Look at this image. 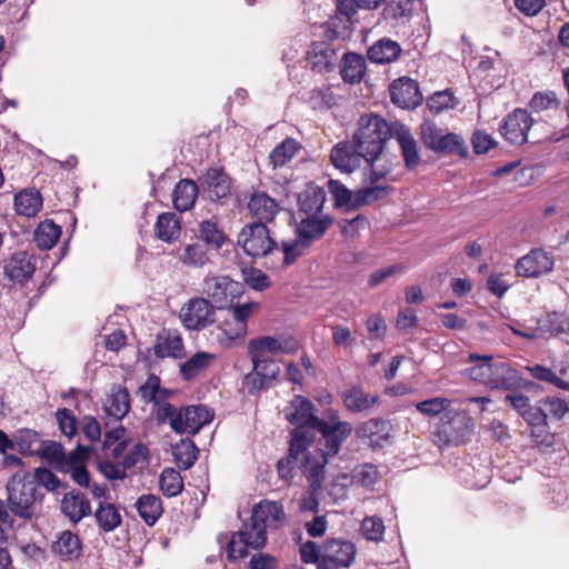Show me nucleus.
<instances>
[{
    "label": "nucleus",
    "instance_id": "obj_7",
    "mask_svg": "<svg viewBox=\"0 0 569 569\" xmlns=\"http://www.w3.org/2000/svg\"><path fill=\"white\" fill-rule=\"evenodd\" d=\"M328 190L333 197L337 207L369 204L386 197L389 192L387 186L367 187L352 193L337 180L328 181Z\"/></svg>",
    "mask_w": 569,
    "mask_h": 569
},
{
    "label": "nucleus",
    "instance_id": "obj_23",
    "mask_svg": "<svg viewBox=\"0 0 569 569\" xmlns=\"http://www.w3.org/2000/svg\"><path fill=\"white\" fill-rule=\"evenodd\" d=\"M251 520L267 529H277L286 521L283 506L277 501L262 500L253 507Z\"/></svg>",
    "mask_w": 569,
    "mask_h": 569
},
{
    "label": "nucleus",
    "instance_id": "obj_38",
    "mask_svg": "<svg viewBox=\"0 0 569 569\" xmlns=\"http://www.w3.org/2000/svg\"><path fill=\"white\" fill-rule=\"evenodd\" d=\"M130 410V396L126 388H118L107 399L104 411L108 417L121 420Z\"/></svg>",
    "mask_w": 569,
    "mask_h": 569
},
{
    "label": "nucleus",
    "instance_id": "obj_60",
    "mask_svg": "<svg viewBox=\"0 0 569 569\" xmlns=\"http://www.w3.org/2000/svg\"><path fill=\"white\" fill-rule=\"evenodd\" d=\"M243 281L254 290H264L270 286L269 278L259 269L250 268L242 270Z\"/></svg>",
    "mask_w": 569,
    "mask_h": 569
},
{
    "label": "nucleus",
    "instance_id": "obj_26",
    "mask_svg": "<svg viewBox=\"0 0 569 569\" xmlns=\"http://www.w3.org/2000/svg\"><path fill=\"white\" fill-rule=\"evenodd\" d=\"M392 137L399 144L406 167L408 169H415L420 163L421 158L418 143L409 128L405 124H397L393 129Z\"/></svg>",
    "mask_w": 569,
    "mask_h": 569
},
{
    "label": "nucleus",
    "instance_id": "obj_37",
    "mask_svg": "<svg viewBox=\"0 0 569 569\" xmlns=\"http://www.w3.org/2000/svg\"><path fill=\"white\" fill-rule=\"evenodd\" d=\"M492 360V357L488 355L480 356L478 353H469L468 361L477 363L466 368L462 373L469 379L481 382L488 387Z\"/></svg>",
    "mask_w": 569,
    "mask_h": 569
},
{
    "label": "nucleus",
    "instance_id": "obj_15",
    "mask_svg": "<svg viewBox=\"0 0 569 569\" xmlns=\"http://www.w3.org/2000/svg\"><path fill=\"white\" fill-rule=\"evenodd\" d=\"M488 388L490 389H520L529 388L532 382L525 380L520 373L503 361H493L491 363Z\"/></svg>",
    "mask_w": 569,
    "mask_h": 569
},
{
    "label": "nucleus",
    "instance_id": "obj_32",
    "mask_svg": "<svg viewBox=\"0 0 569 569\" xmlns=\"http://www.w3.org/2000/svg\"><path fill=\"white\" fill-rule=\"evenodd\" d=\"M42 208V197L36 189H24L14 196V210L17 214L32 218Z\"/></svg>",
    "mask_w": 569,
    "mask_h": 569
},
{
    "label": "nucleus",
    "instance_id": "obj_49",
    "mask_svg": "<svg viewBox=\"0 0 569 569\" xmlns=\"http://www.w3.org/2000/svg\"><path fill=\"white\" fill-rule=\"evenodd\" d=\"M309 248L310 244L297 236L293 240L283 241L281 243V250L279 249L277 252H281L283 256L281 264L283 267H289L301 256L306 254Z\"/></svg>",
    "mask_w": 569,
    "mask_h": 569
},
{
    "label": "nucleus",
    "instance_id": "obj_14",
    "mask_svg": "<svg viewBox=\"0 0 569 569\" xmlns=\"http://www.w3.org/2000/svg\"><path fill=\"white\" fill-rule=\"evenodd\" d=\"M555 266L553 257L543 249H532L516 263L517 274L526 278H538L549 273Z\"/></svg>",
    "mask_w": 569,
    "mask_h": 569
},
{
    "label": "nucleus",
    "instance_id": "obj_5",
    "mask_svg": "<svg viewBox=\"0 0 569 569\" xmlns=\"http://www.w3.org/2000/svg\"><path fill=\"white\" fill-rule=\"evenodd\" d=\"M238 244L252 258H263L279 250L270 229L263 222L244 224L238 234Z\"/></svg>",
    "mask_w": 569,
    "mask_h": 569
},
{
    "label": "nucleus",
    "instance_id": "obj_4",
    "mask_svg": "<svg viewBox=\"0 0 569 569\" xmlns=\"http://www.w3.org/2000/svg\"><path fill=\"white\" fill-rule=\"evenodd\" d=\"M420 138L423 144L436 153L468 156V147L460 134L448 132L429 120L420 124Z\"/></svg>",
    "mask_w": 569,
    "mask_h": 569
},
{
    "label": "nucleus",
    "instance_id": "obj_34",
    "mask_svg": "<svg viewBox=\"0 0 569 569\" xmlns=\"http://www.w3.org/2000/svg\"><path fill=\"white\" fill-rule=\"evenodd\" d=\"M198 197V186L190 179L180 180L173 190L172 201L178 211L184 212L191 209Z\"/></svg>",
    "mask_w": 569,
    "mask_h": 569
},
{
    "label": "nucleus",
    "instance_id": "obj_16",
    "mask_svg": "<svg viewBox=\"0 0 569 569\" xmlns=\"http://www.w3.org/2000/svg\"><path fill=\"white\" fill-rule=\"evenodd\" d=\"M241 291V284L227 276H207L202 281L201 292L222 308L229 297L233 298Z\"/></svg>",
    "mask_w": 569,
    "mask_h": 569
},
{
    "label": "nucleus",
    "instance_id": "obj_19",
    "mask_svg": "<svg viewBox=\"0 0 569 569\" xmlns=\"http://www.w3.org/2000/svg\"><path fill=\"white\" fill-rule=\"evenodd\" d=\"M391 425L382 418H371L359 423L356 435L359 439H367L373 448H381L391 437Z\"/></svg>",
    "mask_w": 569,
    "mask_h": 569
},
{
    "label": "nucleus",
    "instance_id": "obj_18",
    "mask_svg": "<svg viewBox=\"0 0 569 569\" xmlns=\"http://www.w3.org/2000/svg\"><path fill=\"white\" fill-rule=\"evenodd\" d=\"M365 154L355 142L342 141L337 143L330 153L331 163L341 172H352L360 167Z\"/></svg>",
    "mask_w": 569,
    "mask_h": 569
},
{
    "label": "nucleus",
    "instance_id": "obj_64",
    "mask_svg": "<svg viewBox=\"0 0 569 569\" xmlns=\"http://www.w3.org/2000/svg\"><path fill=\"white\" fill-rule=\"evenodd\" d=\"M367 162L369 170L365 173V181L371 184L370 187L379 186L378 182L390 173V166L377 163V160Z\"/></svg>",
    "mask_w": 569,
    "mask_h": 569
},
{
    "label": "nucleus",
    "instance_id": "obj_57",
    "mask_svg": "<svg viewBox=\"0 0 569 569\" xmlns=\"http://www.w3.org/2000/svg\"><path fill=\"white\" fill-rule=\"evenodd\" d=\"M449 405L450 400H448L447 398L435 397L417 402L415 406L420 413L429 417H435L446 411Z\"/></svg>",
    "mask_w": 569,
    "mask_h": 569
},
{
    "label": "nucleus",
    "instance_id": "obj_47",
    "mask_svg": "<svg viewBox=\"0 0 569 569\" xmlns=\"http://www.w3.org/2000/svg\"><path fill=\"white\" fill-rule=\"evenodd\" d=\"M179 260L184 266L201 268L209 261L208 250L202 243H189L179 253Z\"/></svg>",
    "mask_w": 569,
    "mask_h": 569
},
{
    "label": "nucleus",
    "instance_id": "obj_52",
    "mask_svg": "<svg viewBox=\"0 0 569 569\" xmlns=\"http://www.w3.org/2000/svg\"><path fill=\"white\" fill-rule=\"evenodd\" d=\"M379 478L380 473L377 467L370 463L361 465L352 472V480L355 483L371 490L379 481Z\"/></svg>",
    "mask_w": 569,
    "mask_h": 569
},
{
    "label": "nucleus",
    "instance_id": "obj_17",
    "mask_svg": "<svg viewBox=\"0 0 569 569\" xmlns=\"http://www.w3.org/2000/svg\"><path fill=\"white\" fill-rule=\"evenodd\" d=\"M533 123L530 114L522 109H516L500 127L502 137L511 144L520 146L528 140V131Z\"/></svg>",
    "mask_w": 569,
    "mask_h": 569
},
{
    "label": "nucleus",
    "instance_id": "obj_62",
    "mask_svg": "<svg viewBox=\"0 0 569 569\" xmlns=\"http://www.w3.org/2000/svg\"><path fill=\"white\" fill-rule=\"evenodd\" d=\"M559 101L553 91L536 92L530 101V107L536 112L557 108Z\"/></svg>",
    "mask_w": 569,
    "mask_h": 569
},
{
    "label": "nucleus",
    "instance_id": "obj_1",
    "mask_svg": "<svg viewBox=\"0 0 569 569\" xmlns=\"http://www.w3.org/2000/svg\"><path fill=\"white\" fill-rule=\"evenodd\" d=\"M286 419L295 425L291 433V455L301 453L306 446L315 440V431L319 419L315 415L313 403L302 396H296L284 409Z\"/></svg>",
    "mask_w": 569,
    "mask_h": 569
},
{
    "label": "nucleus",
    "instance_id": "obj_59",
    "mask_svg": "<svg viewBox=\"0 0 569 569\" xmlns=\"http://www.w3.org/2000/svg\"><path fill=\"white\" fill-rule=\"evenodd\" d=\"M428 108L433 113H440L445 109H452L456 106L455 97L449 91H439L428 99Z\"/></svg>",
    "mask_w": 569,
    "mask_h": 569
},
{
    "label": "nucleus",
    "instance_id": "obj_25",
    "mask_svg": "<svg viewBox=\"0 0 569 569\" xmlns=\"http://www.w3.org/2000/svg\"><path fill=\"white\" fill-rule=\"evenodd\" d=\"M248 210L257 222H271L281 211L280 204L263 191L253 192L248 201Z\"/></svg>",
    "mask_w": 569,
    "mask_h": 569
},
{
    "label": "nucleus",
    "instance_id": "obj_61",
    "mask_svg": "<svg viewBox=\"0 0 569 569\" xmlns=\"http://www.w3.org/2000/svg\"><path fill=\"white\" fill-rule=\"evenodd\" d=\"M56 419L64 436L72 438L77 433V419L69 409H59Z\"/></svg>",
    "mask_w": 569,
    "mask_h": 569
},
{
    "label": "nucleus",
    "instance_id": "obj_45",
    "mask_svg": "<svg viewBox=\"0 0 569 569\" xmlns=\"http://www.w3.org/2000/svg\"><path fill=\"white\" fill-rule=\"evenodd\" d=\"M61 236V228L51 220L41 222L34 231V241L40 249H51Z\"/></svg>",
    "mask_w": 569,
    "mask_h": 569
},
{
    "label": "nucleus",
    "instance_id": "obj_41",
    "mask_svg": "<svg viewBox=\"0 0 569 569\" xmlns=\"http://www.w3.org/2000/svg\"><path fill=\"white\" fill-rule=\"evenodd\" d=\"M136 507L140 517L149 526H152L163 511L161 499L154 495L141 496L137 500Z\"/></svg>",
    "mask_w": 569,
    "mask_h": 569
},
{
    "label": "nucleus",
    "instance_id": "obj_55",
    "mask_svg": "<svg viewBox=\"0 0 569 569\" xmlns=\"http://www.w3.org/2000/svg\"><path fill=\"white\" fill-rule=\"evenodd\" d=\"M527 370L535 379L549 382L559 389L569 391V382L559 378L551 369L540 365H536L532 367H527Z\"/></svg>",
    "mask_w": 569,
    "mask_h": 569
},
{
    "label": "nucleus",
    "instance_id": "obj_44",
    "mask_svg": "<svg viewBox=\"0 0 569 569\" xmlns=\"http://www.w3.org/2000/svg\"><path fill=\"white\" fill-rule=\"evenodd\" d=\"M94 518L101 530L104 532L113 531L121 523V515L112 503L100 502L94 512Z\"/></svg>",
    "mask_w": 569,
    "mask_h": 569
},
{
    "label": "nucleus",
    "instance_id": "obj_11",
    "mask_svg": "<svg viewBox=\"0 0 569 569\" xmlns=\"http://www.w3.org/2000/svg\"><path fill=\"white\" fill-rule=\"evenodd\" d=\"M325 441V449L321 451L327 456H335L339 452L341 445L352 432V426L348 421H340L338 415L333 413L330 421L321 420L316 427Z\"/></svg>",
    "mask_w": 569,
    "mask_h": 569
},
{
    "label": "nucleus",
    "instance_id": "obj_33",
    "mask_svg": "<svg viewBox=\"0 0 569 569\" xmlns=\"http://www.w3.org/2000/svg\"><path fill=\"white\" fill-rule=\"evenodd\" d=\"M153 350L158 358H180L183 355L182 338L177 332L163 331L158 335Z\"/></svg>",
    "mask_w": 569,
    "mask_h": 569
},
{
    "label": "nucleus",
    "instance_id": "obj_53",
    "mask_svg": "<svg viewBox=\"0 0 569 569\" xmlns=\"http://www.w3.org/2000/svg\"><path fill=\"white\" fill-rule=\"evenodd\" d=\"M473 423L471 418L463 413H455L449 421V430L451 432L452 441H460L471 435Z\"/></svg>",
    "mask_w": 569,
    "mask_h": 569
},
{
    "label": "nucleus",
    "instance_id": "obj_36",
    "mask_svg": "<svg viewBox=\"0 0 569 569\" xmlns=\"http://www.w3.org/2000/svg\"><path fill=\"white\" fill-rule=\"evenodd\" d=\"M400 52L401 48L398 42L381 39L368 50V58L375 63L386 64L397 60Z\"/></svg>",
    "mask_w": 569,
    "mask_h": 569
},
{
    "label": "nucleus",
    "instance_id": "obj_29",
    "mask_svg": "<svg viewBox=\"0 0 569 569\" xmlns=\"http://www.w3.org/2000/svg\"><path fill=\"white\" fill-rule=\"evenodd\" d=\"M299 211L305 216H327L323 213L326 191L318 186H308L298 198Z\"/></svg>",
    "mask_w": 569,
    "mask_h": 569
},
{
    "label": "nucleus",
    "instance_id": "obj_20",
    "mask_svg": "<svg viewBox=\"0 0 569 569\" xmlns=\"http://www.w3.org/2000/svg\"><path fill=\"white\" fill-rule=\"evenodd\" d=\"M391 100L402 109L416 108L422 102L418 83L410 78H400L391 84Z\"/></svg>",
    "mask_w": 569,
    "mask_h": 569
},
{
    "label": "nucleus",
    "instance_id": "obj_22",
    "mask_svg": "<svg viewBox=\"0 0 569 569\" xmlns=\"http://www.w3.org/2000/svg\"><path fill=\"white\" fill-rule=\"evenodd\" d=\"M258 303L247 302L231 307L233 322L224 323L223 333L228 340H241L247 335V320L253 315Z\"/></svg>",
    "mask_w": 569,
    "mask_h": 569
},
{
    "label": "nucleus",
    "instance_id": "obj_6",
    "mask_svg": "<svg viewBox=\"0 0 569 569\" xmlns=\"http://www.w3.org/2000/svg\"><path fill=\"white\" fill-rule=\"evenodd\" d=\"M267 528L251 520L249 526L234 533L227 546V557L230 561H237L247 556V549H260L267 542Z\"/></svg>",
    "mask_w": 569,
    "mask_h": 569
},
{
    "label": "nucleus",
    "instance_id": "obj_50",
    "mask_svg": "<svg viewBox=\"0 0 569 569\" xmlns=\"http://www.w3.org/2000/svg\"><path fill=\"white\" fill-rule=\"evenodd\" d=\"M159 486L164 496L176 497L183 489V480L179 471L166 468L159 477Z\"/></svg>",
    "mask_w": 569,
    "mask_h": 569
},
{
    "label": "nucleus",
    "instance_id": "obj_48",
    "mask_svg": "<svg viewBox=\"0 0 569 569\" xmlns=\"http://www.w3.org/2000/svg\"><path fill=\"white\" fill-rule=\"evenodd\" d=\"M53 550L63 559H73L79 557L81 552V545L78 536L70 531H64L60 535L53 545Z\"/></svg>",
    "mask_w": 569,
    "mask_h": 569
},
{
    "label": "nucleus",
    "instance_id": "obj_46",
    "mask_svg": "<svg viewBox=\"0 0 569 569\" xmlns=\"http://www.w3.org/2000/svg\"><path fill=\"white\" fill-rule=\"evenodd\" d=\"M299 150L300 144L295 139L287 138L271 151L270 163L273 168L283 167L296 157Z\"/></svg>",
    "mask_w": 569,
    "mask_h": 569
},
{
    "label": "nucleus",
    "instance_id": "obj_39",
    "mask_svg": "<svg viewBox=\"0 0 569 569\" xmlns=\"http://www.w3.org/2000/svg\"><path fill=\"white\" fill-rule=\"evenodd\" d=\"M214 356L209 352H197L190 359L180 365V375L183 380L189 381L207 370Z\"/></svg>",
    "mask_w": 569,
    "mask_h": 569
},
{
    "label": "nucleus",
    "instance_id": "obj_42",
    "mask_svg": "<svg viewBox=\"0 0 569 569\" xmlns=\"http://www.w3.org/2000/svg\"><path fill=\"white\" fill-rule=\"evenodd\" d=\"M366 71L365 59L353 52L346 53L341 69L342 79L349 83H358L361 81Z\"/></svg>",
    "mask_w": 569,
    "mask_h": 569
},
{
    "label": "nucleus",
    "instance_id": "obj_40",
    "mask_svg": "<svg viewBox=\"0 0 569 569\" xmlns=\"http://www.w3.org/2000/svg\"><path fill=\"white\" fill-rule=\"evenodd\" d=\"M154 231L157 237L166 242H171L178 239L180 234V221L176 213L164 212L161 213L156 222Z\"/></svg>",
    "mask_w": 569,
    "mask_h": 569
},
{
    "label": "nucleus",
    "instance_id": "obj_51",
    "mask_svg": "<svg viewBox=\"0 0 569 569\" xmlns=\"http://www.w3.org/2000/svg\"><path fill=\"white\" fill-rule=\"evenodd\" d=\"M198 449L193 441L187 439L181 440L173 449L176 463L184 470L191 468L197 460Z\"/></svg>",
    "mask_w": 569,
    "mask_h": 569
},
{
    "label": "nucleus",
    "instance_id": "obj_56",
    "mask_svg": "<svg viewBox=\"0 0 569 569\" xmlns=\"http://www.w3.org/2000/svg\"><path fill=\"white\" fill-rule=\"evenodd\" d=\"M37 452L52 463L61 465L66 461V452L62 445L56 441H43L37 447Z\"/></svg>",
    "mask_w": 569,
    "mask_h": 569
},
{
    "label": "nucleus",
    "instance_id": "obj_31",
    "mask_svg": "<svg viewBox=\"0 0 569 569\" xmlns=\"http://www.w3.org/2000/svg\"><path fill=\"white\" fill-rule=\"evenodd\" d=\"M336 59L335 50L325 42L313 43L308 51V60L312 69L319 72L333 70Z\"/></svg>",
    "mask_w": 569,
    "mask_h": 569
},
{
    "label": "nucleus",
    "instance_id": "obj_24",
    "mask_svg": "<svg viewBox=\"0 0 569 569\" xmlns=\"http://www.w3.org/2000/svg\"><path fill=\"white\" fill-rule=\"evenodd\" d=\"M341 399L350 412L369 415L379 402L380 397L377 393H368L362 388L353 387L342 391Z\"/></svg>",
    "mask_w": 569,
    "mask_h": 569
},
{
    "label": "nucleus",
    "instance_id": "obj_3",
    "mask_svg": "<svg viewBox=\"0 0 569 569\" xmlns=\"http://www.w3.org/2000/svg\"><path fill=\"white\" fill-rule=\"evenodd\" d=\"M391 136L386 120L377 114H365L359 119V128L352 140L365 154L366 161L378 160L385 142Z\"/></svg>",
    "mask_w": 569,
    "mask_h": 569
},
{
    "label": "nucleus",
    "instance_id": "obj_54",
    "mask_svg": "<svg viewBox=\"0 0 569 569\" xmlns=\"http://www.w3.org/2000/svg\"><path fill=\"white\" fill-rule=\"evenodd\" d=\"M362 536L370 541H381L385 533V523L380 517H366L361 523Z\"/></svg>",
    "mask_w": 569,
    "mask_h": 569
},
{
    "label": "nucleus",
    "instance_id": "obj_12",
    "mask_svg": "<svg viewBox=\"0 0 569 569\" xmlns=\"http://www.w3.org/2000/svg\"><path fill=\"white\" fill-rule=\"evenodd\" d=\"M212 419L213 413L206 406H187L179 409V415L172 421L171 429L177 433L193 436Z\"/></svg>",
    "mask_w": 569,
    "mask_h": 569
},
{
    "label": "nucleus",
    "instance_id": "obj_21",
    "mask_svg": "<svg viewBox=\"0 0 569 569\" xmlns=\"http://www.w3.org/2000/svg\"><path fill=\"white\" fill-rule=\"evenodd\" d=\"M309 446H306L303 451L297 456H292L293 462L297 465V468L302 470V473L306 476L312 488H319L321 485L323 468L327 463V458L329 456L321 453L320 457H311L308 451Z\"/></svg>",
    "mask_w": 569,
    "mask_h": 569
},
{
    "label": "nucleus",
    "instance_id": "obj_30",
    "mask_svg": "<svg viewBox=\"0 0 569 569\" xmlns=\"http://www.w3.org/2000/svg\"><path fill=\"white\" fill-rule=\"evenodd\" d=\"M62 512L74 523L83 517L90 515L91 507L89 500L80 492L66 493L61 501Z\"/></svg>",
    "mask_w": 569,
    "mask_h": 569
},
{
    "label": "nucleus",
    "instance_id": "obj_13",
    "mask_svg": "<svg viewBox=\"0 0 569 569\" xmlns=\"http://www.w3.org/2000/svg\"><path fill=\"white\" fill-rule=\"evenodd\" d=\"M355 546L345 540L330 539L322 546L319 569L346 568L355 559Z\"/></svg>",
    "mask_w": 569,
    "mask_h": 569
},
{
    "label": "nucleus",
    "instance_id": "obj_43",
    "mask_svg": "<svg viewBox=\"0 0 569 569\" xmlns=\"http://www.w3.org/2000/svg\"><path fill=\"white\" fill-rule=\"evenodd\" d=\"M538 329L550 336L569 335V316L565 312H550L538 321Z\"/></svg>",
    "mask_w": 569,
    "mask_h": 569
},
{
    "label": "nucleus",
    "instance_id": "obj_27",
    "mask_svg": "<svg viewBox=\"0 0 569 569\" xmlns=\"http://www.w3.org/2000/svg\"><path fill=\"white\" fill-rule=\"evenodd\" d=\"M332 224L330 216H305L297 226V236L308 244L320 239Z\"/></svg>",
    "mask_w": 569,
    "mask_h": 569
},
{
    "label": "nucleus",
    "instance_id": "obj_35",
    "mask_svg": "<svg viewBox=\"0 0 569 569\" xmlns=\"http://www.w3.org/2000/svg\"><path fill=\"white\" fill-rule=\"evenodd\" d=\"M209 197L212 200H220L230 193V183L228 176L219 168H210L203 176Z\"/></svg>",
    "mask_w": 569,
    "mask_h": 569
},
{
    "label": "nucleus",
    "instance_id": "obj_28",
    "mask_svg": "<svg viewBox=\"0 0 569 569\" xmlns=\"http://www.w3.org/2000/svg\"><path fill=\"white\" fill-rule=\"evenodd\" d=\"M34 270V260L27 252L14 253L4 266L7 277L20 283L31 278Z\"/></svg>",
    "mask_w": 569,
    "mask_h": 569
},
{
    "label": "nucleus",
    "instance_id": "obj_2",
    "mask_svg": "<svg viewBox=\"0 0 569 569\" xmlns=\"http://www.w3.org/2000/svg\"><path fill=\"white\" fill-rule=\"evenodd\" d=\"M7 493L8 511L24 521L33 518L43 499V493L37 488L34 480L22 470L17 471L7 483Z\"/></svg>",
    "mask_w": 569,
    "mask_h": 569
},
{
    "label": "nucleus",
    "instance_id": "obj_63",
    "mask_svg": "<svg viewBox=\"0 0 569 569\" xmlns=\"http://www.w3.org/2000/svg\"><path fill=\"white\" fill-rule=\"evenodd\" d=\"M163 392L160 389V380L157 376H150L147 381L139 388L138 395L144 402L158 403V395Z\"/></svg>",
    "mask_w": 569,
    "mask_h": 569
},
{
    "label": "nucleus",
    "instance_id": "obj_9",
    "mask_svg": "<svg viewBox=\"0 0 569 569\" xmlns=\"http://www.w3.org/2000/svg\"><path fill=\"white\" fill-rule=\"evenodd\" d=\"M299 343L291 336H262L250 340L248 345V355L250 358H270L281 353H292L297 351Z\"/></svg>",
    "mask_w": 569,
    "mask_h": 569
},
{
    "label": "nucleus",
    "instance_id": "obj_58",
    "mask_svg": "<svg viewBox=\"0 0 569 569\" xmlns=\"http://www.w3.org/2000/svg\"><path fill=\"white\" fill-rule=\"evenodd\" d=\"M200 238L207 243L220 248L224 241L223 233L210 220L202 221L199 228Z\"/></svg>",
    "mask_w": 569,
    "mask_h": 569
},
{
    "label": "nucleus",
    "instance_id": "obj_8",
    "mask_svg": "<svg viewBox=\"0 0 569 569\" xmlns=\"http://www.w3.org/2000/svg\"><path fill=\"white\" fill-rule=\"evenodd\" d=\"M252 370L243 377V387L250 395H256L272 386L280 373L279 365L271 358H250Z\"/></svg>",
    "mask_w": 569,
    "mask_h": 569
},
{
    "label": "nucleus",
    "instance_id": "obj_10",
    "mask_svg": "<svg viewBox=\"0 0 569 569\" xmlns=\"http://www.w3.org/2000/svg\"><path fill=\"white\" fill-rule=\"evenodd\" d=\"M180 319L187 329L200 331L213 323L214 306L206 298H192L181 308Z\"/></svg>",
    "mask_w": 569,
    "mask_h": 569
}]
</instances>
